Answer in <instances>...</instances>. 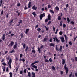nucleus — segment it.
<instances>
[{
	"mask_svg": "<svg viewBox=\"0 0 77 77\" xmlns=\"http://www.w3.org/2000/svg\"><path fill=\"white\" fill-rule=\"evenodd\" d=\"M60 26H62V21H61L60 22Z\"/></svg>",
	"mask_w": 77,
	"mask_h": 77,
	"instance_id": "obj_51",
	"label": "nucleus"
},
{
	"mask_svg": "<svg viewBox=\"0 0 77 77\" xmlns=\"http://www.w3.org/2000/svg\"><path fill=\"white\" fill-rule=\"evenodd\" d=\"M62 19V18H61V17L60 16H59L58 17V20H60Z\"/></svg>",
	"mask_w": 77,
	"mask_h": 77,
	"instance_id": "obj_26",
	"label": "nucleus"
},
{
	"mask_svg": "<svg viewBox=\"0 0 77 77\" xmlns=\"http://www.w3.org/2000/svg\"><path fill=\"white\" fill-rule=\"evenodd\" d=\"M32 53H33L34 54H35V51L34 50H32Z\"/></svg>",
	"mask_w": 77,
	"mask_h": 77,
	"instance_id": "obj_39",
	"label": "nucleus"
},
{
	"mask_svg": "<svg viewBox=\"0 0 77 77\" xmlns=\"http://www.w3.org/2000/svg\"><path fill=\"white\" fill-rule=\"evenodd\" d=\"M38 51H39V53H41V49L39 48H38Z\"/></svg>",
	"mask_w": 77,
	"mask_h": 77,
	"instance_id": "obj_45",
	"label": "nucleus"
},
{
	"mask_svg": "<svg viewBox=\"0 0 77 77\" xmlns=\"http://www.w3.org/2000/svg\"><path fill=\"white\" fill-rule=\"evenodd\" d=\"M52 69H53V70H54V71H55V67L53 66H52Z\"/></svg>",
	"mask_w": 77,
	"mask_h": 77,
	"instance_id": "obj_30",
	"label": "nucleus"
},
{
	"mask_svg": "<svg viewBox=\"0 0 77 77\" xmlns=\"http://www.w3.org/2000/svg\"><path fill=\"white\" fill-rule=\"evenodd\" d=\"M46 41H47V38L46 37H45L43 40L42 41L45 42Z\"/></svg>",
	"mask_w": 77,
	"mask_h": 77,
	"instance_id": "obj_25",
	"label": "nucleus"
},
{
	"mask_svg": "<svg viewBox=\"0 0 77 77\" xmlns=\"http://www.w3.org/2000/svg\"><path fill=\"white\" fill-rule=\"evenodd\" d=\"M20 74H23V71L21 70L20 71Z\"/></svg>",
	"mask_w": 77,
	"mask_h": 77,
	"instance_id": "obj_50",
	"label": "nucleus"
},
{
	"mask_svg": "<svg viewBox=\"0 0 77 77\" xmlns=\"http://www.w3.org/2000/svg\"><path fill=\"white\" fill-rule=\"evenodd\" d=\"M18 68V66H17L16 67V72H18V68Z\"/></svg>",
	"mask_w": 77,
	"mask_h": 77,
	"instance_id": "obj_57",
	"label": "nucleus"
},
{
	"mask_svg": "<svg viewBox=\"0 0 77 77\" xmlns=\"http://www.w3.org/2000/svg\"><path fill=\"white\" fill-rule=\"evenodd\" d=\"M61 39L63 43L65 42V39H64V37H62L61 38Z\"/></svg>",
	"mask_w": 77,
	"mask_h": 77,
	"instance_id": "obj_10",
	"label": "nucleus"
},
{
	"mask_svg": "<svg viewBox=\"0 0 77 77\" xmlns=\"http://www.w3.org/2000/svg\"><path fill=\"white\" fill-rule=\"evenodd\" d=\"M63 27L64 28H65V27H66V25L65 24H63Z\"/></svg>",
	"mask_w": 77,
	"mask_h": 77,
	"instance_id": "obj_54",
	"label": "nucleus"
},
{
	"mask_svg": "<svg viewBox=\"0 0 77 77\" xmlns=\"http://www.w3.org/2000/svg\"><path fill=\"white\" fill-rule=\"evenodd\" d=\"M55 49L57 51H59V49H58V47H57V45H56L55 47Z\"/></svg>",
	"mask_w": 77,
	"mask_h": 77,
	"instance_id": "obj_18",
	"label": "nucleus"
},
{
	"mask_svg": "<svg viewBox=\"0 0 77 77\" xmlns=\"http://www.w3.org/2000/svg\"><path fill=\"white\" fill-rule=\"evenodd\" d=\"M53 31H54H54H55V30H56V29H55V27H54V26H53Z\"/></svg>",
	"mask_w": 77,
	"mask_h": 77,
	"instance_id": "obj_48",
	"label": "nucleus"
},
{
	"mask_svg": "<svg viewBox=\"0 0 77 77\" xmlns=\"http://www.w3.org/2000/svg\"><path fill=\"white\" fill-rule=\"evenodd\" d=\"M48 20H51V16H50V14H49L48 15Z\"/></svg>",
	"mask_w": 77,
	"mask_h": 77,
	"instance_id": "obj_12",
	"label": "nucleus"
},
{
	"mask_svg": "<svg viewBox=\"0 0 77 77\" xmlns=\"http://www.w3.org/2000/svg\"><path fill=\"white\" fill-rule=\"evenodd\" d=\"M26 5L24 8V9H25V10H26V9H28V8L26 7Z\"/></svg>",
	"mask_w": 77,
	"mask_h": 77,
	"instance_id": "obj_62",
	"label": "nucleus"
},
{
	"mask_svg": "<svg viewBox=\"0 0 77 77\" xmlns=\"http://www.w3.org/2000/svg\"><path fill=\"white\" fill-rule=\"evenodd\" d=\"M48 8H50L51 7V5L50 4L48 5Z\"/></svg>",
	"mask_w": 77,
	"mask_h": 77,
	"instance_id": "obj_49",
	"label": "nucleus"
},
{
	"mask_svg": "<svg viewBox=\"0 0 77 77\" xmlns=\"http://www.w3.org/2000/svg\"><path fill=\"white\" fill-rule=\"evenodd\" d=\"M69 44H70V45H72V42L71 41H70L69 42Z\"/></svg>",
	"mask_w": 77,
	"mask_h": 77,
	"instance_id": "obj_52",
	"label": "nucleus"
},
{
	"mask_svg": "<svg viewBox=\"0 0 77 77\" xmlns=\"http://www.w3.org/2000/svg\"><path fill=\"white\" fill-rule=\"evenodd\" d=\"M32 67L34 68H35V69H37L38 67H37V66L35 65H34L32 66Z\"/></svg>",
	"mask_w": 77,
	"mask_h": 77,
	"instance_id": "obj_21",
	"label": "nucleus"
},
{
	"mask_svg": "<svg viewBox=\"0 0 77 77\" xmlns=\"http://www.w3.org/2000/svg\"><path fill=\"white\" fill-rule=\"evenodd\" d=\"M67 20L68 23H69V22H70V19H69V18L67 17Z\"/></svg>",
	"mask_w": 77,
	"mask_h": 77,
	"instance_id": "obj_27",
	"label": "nucleus"
},
{
	"mask_svg": "<svg viewBox=\"0 0 77 77\" xmlns=\"http://www.w3.org/2000/svg\"><path fill=\"white\" fill-rule=\"evenodd\" d=\"M67 66V65L66 64H65L64 65V69L66 70V74H68V71L69 69L68 68L66 67Z\"/></svg>",
	"mask_w": 77,
	"mask_h": 77,
	"instance_id": "obj_1",
	"label": "nucleus"
},
{
	"mask_svg": "<svg viewBox=\"0 0 77 77\" xmlns=\"http://www.w3.org/2000/svg\"><path fill=\"white\" fill-rule=\"evenodd\" d=\"M55 9L56 11H59V8L58 7V6H57L55 7Z\"/></svg>",
	"mask_w": 77,
	"mask_h": 77,
	"instance_id": "obj_22",
	"label": "nucleus"
},
{
	"mask_svg": "<svg viewBox=\"0 0 77 77\" xmlns=\"http://www.w3.org/2000/svg\"><path fill=\"white\" fill-rule=\"evenodd\" d=\"M60 74H61V75H62L63 74V71H60Z\"/></svg>",
	"mask_w": 77,
	"mask_h": 77,
	"instance_id": "obj_56",
	"label": "nucleus"
},
{
	"mask_svg": "<svg viewBox=\"0 0 77 77\" xmlns=\"http://www.w3.org/2000/svg\"><path fill=\"white\" fill-rule=\"evenodd\" d=\"M58 30H59V29H57L56 30V31L55 32V34H57V32H58Z\"/></svg>",
	"mask_w": 77,
	"mask_h": 77,
	"instance_id": "obj_47",
	"label": "nucleus"
},
{
	"mask_svg": "<svg viewBox=\"0 0 77 77\" xmlns=\"http://www.w3.org/2000/svg\"><path fill=\"white\" fill-rule=\"evenodd\" d=\"M10 77H12V72H11L9 73Z\"/></svg>",
	"mask_w": 77,
	"mask_h": 77,
	"instance_id": "obj_35",
	"label": "nucleus"
},
{
	"mask_svg": "<svg viewBox=\"0 0 77 77\" xmlns=\"http://www.w3.org/2000/svg\"><path fill=\"white\" fill-rule=\"evenodd\" d=\"M51 23V21H49V22H48L47 25H49Z\"/></svg>",
	"mask_w": 77,
	"mask_h": 77,
	"instance_id": "obj_42",
	"label": "nucleus"
},
{
	"mask_svg": "<svg viewBox=\"0 0 77 77\" xmlns=\"http://www.w3.org/2000/svg\"><path fill=\"white\" fill-rule=\"evenodd\" d=\"M29 30H30V29L29 28L27 29L25 31V34H26V35H27Z\"/></svg>",
	"mask_w": 77,
	"mask_h": 77,
	"instance_id": "obj_7",
	"label": "nucleus"
},
{
	"mask_svg": "<svg viewBox=\"0 0 77 77\" xmlns=\"http://www.w3.org/2000/svg\"><path fill=\"white\" fill-rule=\"evenodd\" d=\"M45 13H43L42 14H40L39 17L40 20H42V18H43V17H45Z\"/></svg>",
	"mask_w": 77,
	"mask_h": 77,
	"instance_id": "obj_3",
	"label": "nucleus"
},
{
	"mask_svg": "<svg viewBox=\"0 0 77 77\" xmlns=\"http://www.w3.org/2000/svg\"><path fill=\"white\" fill-rule=\"evenodd\" d=\"M20 36L21 38H23L24 37V35H23V33H21V34L20 35Z\"/></svg>",
	"mask_w": 77,
	"mask_h": 77,
	"instance_id": "obj_34",
	"label": "nucleus"
},
{
	"mask_svg": "<svg viewBox=\"0 0 77 77\" xmlns=\"http://www.w3.org/2000/svg\"><path fill=\"white\" fill-rule=\"evenodd\" d=\"M72 72H71V74H70L69 75V77H71V76H72Z\"/></svg>",
	"mask_w": 77,
	"mask_h": 77,
	"instance_id": "obj_40",
	"label": "nucleus"
},
{
	"mask_svg": "<svg viewBox=\"0 0 77 77\" xmlns=\"http://www.w3.org/2000/svg\"><path fill=\"white\" fill-rule=\"evenodd\" d=\"M28 75L29 77H31V73H30V72H28Z\"/></svg>",
	"mask_w": 77,
	"mask_h": 77,
	"instance_id": "obj_23",
	"label": "nucleus"
},
{
	"mask_svg": "<svg viewBox=\"0 0 77 77\" xmlns=\"http://www.w3.org/2000/svg\"><path fill=\"white\" fill-rule=\"evenodd\" d=\"M17 48V45H14L13 46V48L14 49H16Z\"/></svg>",
	"mask_w": 77,
	"mask_h": 77,
	"instance_id": "obj_33",
	"label": "nucleus"
},
{
	"mask_svg": "<svg viewBox=\"0 0 77 77\" xmlns=\"http://www.w3.org/2000/svg\"><path fill=\"white\" fill-rule=\"evenodd\" d=\"M15 51V50L14 49L12 50V51H11L10 52V53H14Z\"/></svg>",
	"mask_w": 77,
	"mask_h": 77,
	"instance_id": "obj_32",
	"label": "nucleus"
},
{
	"mask_svg": "<svg viewBox=\"0 0 77 77\" xmlns=\"http://www.w3.org/2000/svg\"><path fill=\"white\" fill-rule=\"evenodd\" d=\"M32 14L33 15L34 17H36V13L35 12H34L32 13Z\"/></svg>",
	"mask_w": 77,
	"mask_h": 77,
	"instance_id": "obj_24",
	"label": "nucleus"
},
{
	"mask_svg": "<svg viewBox=\"0 0 77 77\" xmlns=\"http://www.w3.org/2000/svg\"><path fill=\"white\" fill-rule=\"evenodd\" d=\"M2 3H3V0H1L0 1V4H1L2 5Z\"/></svg>",
	"mask_w": 77,
	"mask_h": 77,
	"instance_id": "obj_60",
	"label": "nucleus"
},
{
	"mask_svg": "<svg viewBox=\"0 0 77 77\" xmlns=\"http://www.w3.org/2000/svg\"><path fill=\"white\" fill-rule=\"evenodd\" d=\"M14 21V19H12L10 20V21L9 22V24H11Z\"/></svg>",
	"mask_w": 77,
	"mask_h": 77,
	"instance_id": "obj_28",
	"label": "nucleus"
},
{
	"mask_svg": "<svg viewBox=\"0 0 77 77\" xmlns=\"http://www.w3.org/2000/svg\"><path fill=\"white\" fill-rule=\"evenodd\" d=\"M21 61L23 62H25V60H25L24 59H21Z\"/></svg>",
	"mask_w": 77,
	"mask_h": 77,
	"instance_id": "obj_44",
	"label": "nucleus"
},
{
	"mask_svg": "<svg viewBox=\"0 0 77 77\" xmlns=\"http://www.w3.org/2000/svg\"><path fill=\"white\" fill-rule=\"evenodd\" d=\"M48 19H46L45 20V23H47V22H48Z\"/></svg>",
	"mask_w": 77,
	"mask_h": 77,
	"instance_id": "obj_38",
	"label": "nucleus"
},
{
	"mask_svg": "<svg viewBox=\"0 0 77 77\" xmlns=\"http://www.w3.org/2000/svg\"><path fill=\"white\" fill-rule=\"evenodd\" d=\"M44 57L45 59V62L48 63L49 62V60H47V59H46L47 58V56H44Z\"/></svg>",
	"mask_w": 77,
	"mask_h": 77,
	"instance_id": "obj_5",
	"label": "nucleus"
},
{
	"mask_svg": "<svg viewBox=\"0 0 77 77\" xmlns=\"http://www.w3.org/2000/svg\"><path fill=\"white\" fill-rule=\"evenodd\" d=\"M5 62V59H2L1 61V62Z\"/></svg>",
	"mask_w": 77,
	"mask_h": 77,
	"instance_id": "obj_64",
	"label": "nucleus"
},
{
	"mask_svg": "<svg viewBox=\"0 0 77 77\" xmlns=\"http://www.w3.org/2000/svg\"><path fill=\"white\" fill-rule=\"evenodd\" d=\"M49 46L50 47H54V43H50L49 44Z\"/></svg>",
	"mask_w": 77,
	"mask_h": 77,
	"instance_id": "obj_14",
	"label": "nucleus"
},
{
	"mask_svg": "<svg viewBox=\"0 0 77 77\" xmlns=\"http://www.w3.org/2000/svg\"><path fill=\"white\" fill-rule=\"evenodd\" d=\"M8 65H9V66L10 68H11V63H8Z\"/></svg>",
	"mask_w": 77,
	"mask_h": 77,
	"instance_id": "obj_46",
	"label": "nucleus"
},
{
	"mask_svg": "<svg viewBox=\"0 0 77 77\" xmlns=\"http://www.w3.org/2000/svg\"><path fill=\"white\" fill-rule=\"evenodd\" d=\"M50 62H52V59L51 58H50L49 60Z\"/></svg>",
	"mask_w": 77,
	"mask_h": 77,
	"instance_id": "obj_41",
	"label": "nucleus"
},
{
	"mask_svg": "<svg viewBox=\"0 0 77 77\" xmlns=\"http://www.w3.org/2000/svg\"><path fill=\"white\" fill-rule=\"evenodd\" d=\"M12 61V58H10L9 59V62H8V63H10V64H11Z\"/></svg>",
	"mask_w": 77,
	"mask_h": 77,
	"instance_id": "obj_20",
	"label": "nucleus"
},
{
	"mask_svg": "<svg viewBox=\"0 0 77 77\" xmlns=\"http://www.w3.org/2000/svg\"><path fill=\"white\" fill-rule=\"evenodd\" d=\"M64 36L65 38V40L66 41V43H67V36H66V35L65 34L64 35Z\"/></svg>",
	"mask_w": 77,
	"mask_h": 77,
	"instance_id": "obj_17",
	"label": "nucleus"
},
{
	"mask_svg": "<svg viewBox=\"0 0 77 77\" xmlns=\"http://www.w3.org/2000/svg\"><path fill=\"white\" fill-rule=\"evenodd\" d=\"M2 38L3 41H5V34L2 35Z\"/></svg>",
	"mask_w": 77,
	"mask_h": 77,
	"instance_id": "obj_13",
	"label": "nucleus"
},
{
	"mask_svg": "<svg viewBox=\"0 0 77 77\" xmlns=\"http://www.w3.org/2000/svg\"><path fill=\"white\" fill-rule=\"evenodd\" d=\"M28 50V46H26L25 48V51L27 52V50Z\"/></svg>",
	"mask_w": 77,
	"mask_h": 77,
	"instance_id": "obj_29",
	"label": "nucleus"
},
{
	"mask_svg": "<svg viewBox=\"0 0 77 77\" xmlns=\"http://www.w3.org/2000/svg\"><path fill=\"white\" fill-rule=\"evenodd\" d=\"M22 21H23L22 20L20 19L19 20V22H18V24L17 25V26H19L20 25V24H21V23H22Z\"/></svg>",
	"mask_w": 77,
	"mask_h": 77,
	"instance_id": "obj_6",
	"label": "nucleus"
},
{
	"mask_svg": "<svg viewBox=\"0 0 77 77\" xmlns=\"http://www.w3.org/2000/svg\"><path fill=\"white\" fill-rule=\"evenodd\" d=\"M3 10H2L1 12V14L3 15Z\"/></svg>",
	"mask_w": 77,
	"mask_h": 77,
	"instance_id": "obj_58",
	"label": "nucleus"
},
{
	"mask_svg": "<svg viewBox=\"0 0 77 77\" xmlns=\"http://www.w3.org/2000/svg\"><path fill=\"white\" fill-rule=\"evenodd\" d=\"M20 58H21V57H23V54H20Z\"/></svg>",
	"mask_w": 77,
	"mask_h": 77,
	"instance_id": "obj_59",
	"label": "nucleus"
},
{
	"mask_svg": "<svg viewBox=\"0 0 77 77\" xmlns=\"http://www.w3.org/2000/svg\"><path fill=\"white\" fill-rule=\"evenodd\" d=\"M37 63H39V61H35L34 62L32 63V64H31V66H33L34 65H35V64Z\"/></svg>",
	"mask_w": 77,
	"mask_h": 77,
	"instance_id": "obj_9",
	"label": "nucleus"
},
{
	"mask_svg": "<svg viewBox=\"0 0 77 77\" xmlns=\"http://www.w3.org/2000/svg\"><path fill=\"white\" fill-rule=\"evenodd\" d=\"M22 45H23V49H25V48H26V44L25 43L24 44V43H22L21 44Z\"/></svg>",
	"mask_w": 77,
	"mask_h": 77,
	"instance_id": "obj_16",
	"label": "nucleus"
},
{
	"mask_svg": "<svg viewBox=\"0 0 77 77\" xmlns=\"http://www.w3.org/2000/svg\"><path fill=\"white\" fill-rule=\"evenodd\" d=\"M62 46H61L60 47V48H59V51L60 52L62 51Z\"/></svg>",
	"mask_w": 77,
	"mask_h": 77,
	"instance_id": "obj_19",
	"label": "nucleus"
},
{
	"mask_svg": "<svg viewBox=\"0 0 77 77\" xmlns=\"http://www.w3.org/2000/svg\"><path fill=\"white\" fill-rule=\"evenodd\" d=\"M32 9H33V10H36L37 9V7H35V5H34L32 7Z\"/></svg>",
	"mask_w": 77,
	"mask_h": 77,
	"instance_id": "obj_11",
	"label": "nucleus"
},
{
	"mask_svg": "<svg viewBox=\"0 0 77 77\" xmlns=\"http://www.w3.org/2000/svg\"><path fill=\"white\" fill-rule=\"evenodd\" d=\"M50 12H51V13H52V14H54V12L53 11V10H51L50 11Z\"/></svg>",
	"mask_w": 77,
	"mask_h": 77,
	"instance_id": "obj_43",
	"label": "nucleus"
},
{
	"mask_svg": "<svg viewBox=\"0 0 77 77\" xmlns=\"http://www.w3.org/2000/svg\"><path fill=\"white\" fill-rule=\"evenodd\" d=\"M63 34V32H62V31H60L59 33V34L60 35H62V34Z\"/></svg>",
	"mask_w": 77,
	"mask_h": 77,
	"instance_id": "obj_31",
	"label": "nucleus"
},
{
	"mask_svg": "<svg viewBox=\"0 0 77 77\" xmlns=\"http://www.w3.org/2000/svg\"><path fill=\"white\" fill-rule=\"evenodd\" d=\"M2 65H3L4 66H6L7 65L6 63L5 62H3L2 63Z\"/></svg>",
	"mask_w": 77,
	"mask_h": 77,
	"instance_id": "obj_36",
	"label": "nucleus"
},
{
	"mask_svg": "<svg viewBox=\"0 0 77 77\" xmlns=\"http://www.w3.org/2000/svg\"><path fill=\"white\" fill-rule=\"evenodd\" d=\"M31 74L33 75L32 76V77H35V73H34V72H32Z\"/></svg>",
	"mask_w": 77,
	"mask_h": 77,
	"instance_id": "obj_15",
	"label": "nucleus"
},
{
	"mask_svg": "<svg viewBox=\"0 0 77 77\" xmlns=\"http://www.w3.org/2000/svg\"><path fill=\"white\" fill-rule=\"evenodd\" d=\"M65 63V59H62V64L63 65Z\"/></svg>",
	"mask_w": 77,
	"mask_h": 77,
	"instance_id": "obj_8",
	"label": "nucleus"
},
{
	"mask_svg": "<svg viewBox=\"0 0 77 77\" xmlns=\"http://www.w3.org/2000/svg\"><path fill=\"white\" fill-rule=\"evenodd\" d=\"M70 24H72V25H74V22L73 21H71L70 22Z\"/></svg>",
	"mask_w": 77,
	"mask_h": 77,
	"instance_id": "obj_37",
	"label": "nucleus"
},
{
	"mask_svg": "<svg viewBox=\"0 0 77 77\" xmlns=\"http://www.w3.org/2000/svg\"><path fill=\"white\" fill-rule=\"evenodd\" d=\"M23 72L24 73H27V72L26 71V69H25L24 70Z\"/></svg>",
	"mask_w": 77,
	"mask_h": 77,
	"instance_id": "obj_61",
	"label": "nucleus"
},
{
	"mask_svg": "<svg viewBox=\"0 0 77 77\" xmlns=\"http://www.w3.org/2000/svg\"><path fill=\"white\" fill-rule=\"evenodd\" d=\"M14 44V42L13 41H11V42L8 45V47H11V46L12 47Z\"/></svg>",
	"mask_w": 77,
	"mask_h": 77,
	"instance_id": "obj_4",
	"label": "nucleus"
},
{
	"mask_svg": "<svg viewBox=\"0 0 77 77\" xmlns=\"http://www.w3.org/2000/svg\"><path fill=\"white\" fill-rule=\"evenodd\" d=\"M75 60L76 61H77V57H75Z\"/></svg>",
	"mask_w": 77,
	"mask_h": 77,
	"instance_id": "obj_63",
	"label": "nucleus"
},
{
	"mask_svg": "<svg viewBox=\"0 0 77 77\" xmlns=\"http://www.w3.org/2000/svg\"><path fill=\"white\" fill-rule=\"evenodd\" d=\"M52 38L54 39V42H55L56 41L58 43H59V42H60V40L58 39L56 37H55V38L53 37Z\"/></svg>",
	"mask_w": 77,
	"mask_h": 77,
	"instance_id": "obj_2",
	"label": "nucleus"
},
{
	"mask_svg": "<svg viewBox=\"0 0 77 77\" xmlns=\"http://www.w3.org/2000/svg\"><path fill=\"white\" fill-rule=\"evenodd\" d=\"M43 47H44V46H43V45H42L40 47V49H42V48H43Z\"/></svg>",
	"mask_w": 77,
	"mask_h": 77,
	"instance_id": "obj_53",
	"label": "nucleus"
},
{
	"mask_svg": "<svg viewBox=\"0 0 77 77\" xmlns=\"http://www.w3.org/2000/svg\"><path fill=\"white\" fill-rule=\"evenodd\" d=\"M41 28H39L37 29V31H41Z\"/></svg>",
	"mask_w": 77,
	"mask_h": 77,
	"instance_id": "obj_55",
	"label": "nucleus"
}]
</instances>
